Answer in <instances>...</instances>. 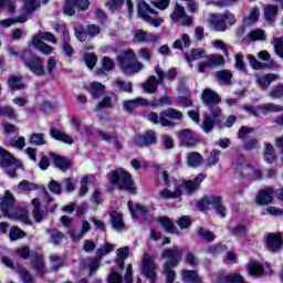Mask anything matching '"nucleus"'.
<instances>
[{"instance_id": "4468645a", "label": "nucleus", "mask_w": 283, "mask_h": 283, "mask_svg": "<svg viewBox=\"0 0 283 283\" xmlns=\"http://www.w3.org/2000/svg\"><path fill=\"white\" fill-rule=\"evenodd\" d=\"M137 12L140 19L146 21V23L154 25V28H159L163 23V18L158 17V12L151 9V7H149L145 1L138 3Z\"/></svg>"}, {"instance_id": "9b49d317", "label": "nucleus", "mask_w": 283, "mask_h": 283, "mask_svg": "<svg viewBox=\"0 0 283 283\" xmlns=\"http://www.w3.org/2000/svg\"><path fill=\"white\" fill-rule=\"evenodd\" d=\"M210 28L216 32H226L229 25L235 23V15L231 11L224 13H216L210 15Z\"/></svg>"}, {"instance_id": "39448f33", "label": "nucleus", "mask_w": 283, "mask_h": 283, "mask_svg": "<svg viewBox=\"0 0 283 283\" xmlns=\"http://www.w3.org/2000/svg\"><path fill=\"white\" fill-rule=\"evenodd\" d=\"M117 61L124 74H138L143 70V63L138 62L134 51H125Z\"/></svg>"}, {"instance_id": "e2e57ef3", "label": "nucleus", "mask_w": 283, "mask_h": 283, "mask_svg": "<svg viewBox=\"0 0 283 283\" xmlns=\"http://www.w3.org/2000/svg\"><path fill=\"white\" fill-rule=\"evenodd\" d=\"M18 189H21L22 191H36V189H39V186L28 180H22L19 184Z\"/></svg>"}, {"instance_id": "f8f14e48", "label": "nucleus", "mask_w": 283, "mask_h": 283, "mask_svg": "<svg viewBox=\"0 0 283 283\" xmlns=\"http://www.w3.org/2000/svg\"><path fill=\"white\" fill-rule=\"evenodd\" d=\"M0 165L10 178H17V169H21V161L3 147H0Z\"/></svg>"}, {"instance_id": "dca6fc26", "label": "nucleus", "mask_w": 283, "mask_h": 283, "mask_svg": "<svg viewBox=\"0 0 283 283\" xmlns=\"http://www.w3.org/2000/svg\"><path fill=\"white\" fill-rule=\"evenodd\" d=\"M244 109L248 112V114H251L252 116H260L262 114L263 116H266V114H277V112H283V106L277 105L275 103H266V104H260L256 107L255 106H244Z\"/></svg>"}, {"instance_id": "4c0bfd02", "label": "nucleus", "mask_w": 283, "mask_h": 283, "mask_svg": "<svg viewBox=\"0 0 283 283\" xmlns=\"http://www.w3.org/2000/svg\"><path fill=\"white\" fill-rule=\"evenodd\" d=\"M181 280L186 283H200V276H198V272L193 270H184L181 272Z\"/></svg>"}, {"instance_id": "603ef678", "label": "nucleus", "mask_w": 283, "mask_h": 283, "mask_svg": "<svg viewBox=\"0 0 283 283\" xmlns=\"http://www.w3.org/2000/svg\"><path fill=\"white\" fill-rule=\"evenodd\" d=\"M220 150L213 149L207 158V166L213 167V165H218L220 163Z\"/></svg>"}, {"instance_id": "79ce46f5", "label": "nucleus", "mask_w": 283, "mask_h": 283, "mask_svg": "<svg viewBox=\"0 0 283 283\" xmlns=\"http://www.w3.org/2000/svg\"><path fill=\"white\" fill-rule=\"evenodd\" d=\"M174 103V98L169 95L161 96L160 98H154L153 101H148L149 107H163L165 105H171Z\"/></svg>"}, {"instance_id": "cd10ccee", "label": "nucleus", "mask_w": 283, "mask_h": 283, "mask_svg": "<svg viewBox=\"0 0 283 283\" xmlns=\"http://www.w3.org/2000/svg\"><path fill=\"white\" fill-rule=\"evenodd\" d=\"M179 140L185 147H196L198 145V138L193 136V132L190 129H184L179 133Z\"/></svg>"}, {"instance_id": "bb28decb", "label": "nucleus", "mask_w": 283, "mask_h": 283, "mask_svg": "<svg viewBox=\"0 0 283 283\" xmlns=\"http://www.w3.org/2000/svg\"><path fill=\"white\" fill-rule=\"evenodd\" d=\"M136 107H149V99L137 97L135 99L125 101L123 104V109L125 112L132 113Z\"/></svg>"}, {"instance_id": "c03bdc74", "label": "nucleus", "mask_w": 283, "mask_h": 283, "mask_svg": "<svg viewBox=\"0 0 283 283\" xmlns=\"http://www.w3.org/2000/svg\"><path fill=\"white\" fill-rule=\"evenodd\" d=\"M220 118H222V116L213 118H211V116H206L201 125V129L205 132V134H209V132H211L216 126V123H219Z\"/></svg>"}, {"instance_id": "473e14b6", "label": "nucleus", "mask_w": 283, "mask_h": 283, "mask_svg": "<svg viewBox=\"0 0 283 283\" xmlns=\"http://www.w3.org/2000/svg\"><path fill=\"white\" fill-rule=\"evenodd\" d=\"M111 224L115 231H125V221H123V213L113 211L109 213Z\"/></svg>"}, {"instance_id": "b1692460", "label": "nucleus", "mask_w": 283, "mask_h": 283, "mask_svg": "<svg viewBox=\"0 0 283 283\" xmlns=\"http://www.w3.org/2000/svg\"><path fill=\"white\" fill-rule=\"evenodd\" d=\"M258 19H260V9L253 8L250 11L249 17L243 19V25H241L237 30V35L238 36H243V34L247 33V25H253V23H255L258 21Z\"/></svg>"}, {"instance_id": "4be33fe9", "label": "nucleus", "mask_w": 283, "mask_h": 283, "mask_svg": "<svg viewBox=\"0 0 283 283\" xmlns=\"http://www.w3.org/2000/svg\"><path fill=\"white\" fill-rule=\"evenodd\" d=\"M128 209L132 213V217L135 219L144 218L147 220V222H151L153 217L149 213V210L145 206L136 205L134 208V203L132 201H128Z\"/></svg>"}, {"instance_id": "7c9ffc66", "label": "nucleus", "mask_w": 283, "mask_h": 283, "mask_svg": "<svg viewBox=\"0 0 283 283\" xmlns=\"http://www.w3.org/2000/svg\"><path fill=\"white\" fill-rule=\"evenodd\" d=\"M273 198H275V190H273L271 187H268L259 192L256 202L258 205H270V202H273Z\"/></svg>"}, {"instance_id": "2f4dec72", "label": "nucleus", "mask_w": 283, "mask_h": 283, "mask_svg": "<svg viewBox=\"0 0 283 283\" xmlns=\"http://www.w3.org/2000/svg\"><path fill=\"white\" fill-rule=\"evenodd\" d=\"M71 123L75 127V132L81 134V136H86V138H90V136L94 134V128L92 126L84 125L81 127V119L76 118L75 116H72Z\"/></svg>"}, {"instance_id": "69168bd1", "label": "nucleus", "mask_w": 283, "mask_h": 283, "mask_svg": "<svg viewBox=\"0 0 283 283\" xmlns=\"http://www.w3.org/2000/svg\"><path fill=\"white\" fill-rule=\"evenodd\" d=\"M41 6L39 0H24V9L28 13L34 12Z\"/></svg>"}, {"instance_id": "412c9836", "label": "nucleus", "mask_w": 283, "mask_h": 283, "mask_svg": "<svg viewBox=\"0 0 283 283\" xmlns=\"http://www.w3.org/2000/svg\"><path fill=\"white\" fill-rule=\"evenodd\" d=\"M171 21H175L179 25H191L193 21L191 20V17L185 12V7H182L180 3H177L175 7V10L170 14Z\"/></svg>"}, {"instance_id": "bf43d9fd", "label": "nucleus", "mask_w": 283, "mask_h": 283, "mask_svg": "<svg viewBox=\"0 0 283 283\" xmlns=\"http://www.w3.org/2000/svg\"><path fill=\"white\" fill-rule=\"evenodd\" d=\"M274 45V52L280 56V59H283V38H274L272 41Z\"/></svg>"}, {"instance_id": "f704fd0d", "label": "nucleus", "mask_w": 283, "mask_h": 283, "mask_svg": "<svg viewBox=\"0 0 283 283\" xmlns=\"http://www.w3.org/2000/svg\"><path fill=\"white\" fill-rule=\"evenodd\" d=\"M30 48H35V50H39L43 54H50L52 52V48L45 42L41 41V38L39 36H34L32 39V42L29 44V50Z\"/></svg>"}, {"instance_id": "864d4df0", "label": "nucleus", "mask_w": 283, "mask_h": 283, "mask_svg": "<svg viewBox=\"0 0 283 283\" xmlns=\"http://www.w3.org/2000/svg\"><path fill=\"white\" fill-rule=\"evenodd\" d=\"M50 238L52 242L55 245H59L61 242H63V239L65 238V234H63L59 229H52L49 231Z\"/></svg>"}, {"instance_id": "de8ad7c7", "label": "nucleus", "mask_w": 283, "mask_h": 283, "mask_svg": "<svg viewBox=\"0 0 283 283\" xmlns=\"http://www.w3.org/2000/svg\"><path fill=\"white\" fill-rule=\"evenodd\" d=\"M248 271L250 275H253L254 277H260V275H264V268L258 262H252L248 266Z\"/></svg>"}, {"instance_id": "aec40b11", "label": "nucleus", "mask_w": 283, "mask_h": 283, "mask_svg": "<svg viewBox=\"0 0 283 283\" xmlns=\"http://www.w3.org/2000/svg\"><path fill=\"white\" fill-rule=\"evenodd\" d=\"M156 269H158L156 262L151 260V256L148 253H144L142 273L145 277L150 280V283L156 282Z\"/></svg>"}, {"instance_id": "9d476101", "label": "nucleus", "mask_w": 283, "mask_h": 283, "mask_svg": "<svg viewBox=\"0 0 283 283\" xmlns=\"http://www.w3.org/2000/svg\"><path fill=\"white\" fill-rule=\"evenodd\" d=\"M197 207L199 211H209L214 209L216 213L220 216V218H227V208L222 205V197L220 196H209L201 199Z\"/></svg>"}, {"instance_id": "2eb2a0df", "label": "nucleus", "mask_w": 283, "mask_h": 283, "mask_svg": "<svg viewBox=\"0 0 283 283\" xmlns=\"http://www.w3.org/2000/svg\"><path fill=\"white\" fill-rule=\"evenodd\" d=\"M21 60L23 65L30 70L36 76H43L45 74V69H43V61L38 56H32L30 51H23L21 54Z\"/></svg>"}, {"instance_id": "8fccbe9b", "label": "nucleus", "mask_w": 283, "mask_h": 283, "mask_svg": "<svg viewBox=\"0 0 283 283\" xmlns=\"http://www.w3.org/2000/svg\"><path fill=\"white\" fill-rule=\"evenodd\" d=\"M28 21V15H22L20 18L14 19H4L0 20V28H10V25H14V23H25Z\"/></svg>"}, {"instance_id": "13d9d810", "label": "nucleus", "mask_w": 283, "mask_h": 283, "mask_svg": "<svg viewBox=\"0 0 283 283\" xmlns=\"http://www.w3.org/2000/svg\"><path fill=\"white\" fill-rule=\"evenodd\" d=\"M98 61V57L94 55V53H86L84 55V63L90 70H94L96 66V63Z\"/></svg>"}, {"instance_id": "3c124183", "label": "nucleus", "mask_w": 283, "mask_h": 283, "mask_svg": "<svg viewBox=\"0 0 283 283\" xmlns=\"http://www.w3.org/2000/svg\"><path fill=\"white\" fill-rule=\"evenodd\" d=\"M191 45V40L189 36H182L181 39L174 42L172 48L175 50H185V48H189Z\"/></svg>"}, {"instance_id": "a878e982", "label": "nucleus", "mask_w": 283, "mask_h": 283, "mask_svg": "<svg viewBox=\"0 0 283 283\" xmlns=\"http://www.w3.org/2000/svg\"><path fill=\"white\" fill-rule=\"evenodd\" d=\"M256 84L263 91H266L268 87H271V83H275L280 78V75L275 73H269L265 75L256 74Z\"/></svg>"}, {"instance_id": "5701e85b", "label": "nucleus", "mask_w": 283, "mask_h": 283, "mask_svg": "<svg viewBox=\"0 0 283 283\" xmlns=\"http://www.w3.org/2000/svg\"><path fill=\"white\" fill-rule=\"evenodd\" d=\"M156 132L147 130L144 135L135 136V145L137 147H149V145H156Z\"/></svg>"}, {"instance_id": "37998d69", "label": "nucleus", "mask_w": 283, "mask_h": 283, "mask_svg": "<svg viewBox=\"0 0 283 283\" xmlns=\"http://www.w3.org/2000/svg\"><path fill=\"white\" fill-rule=\"evenodd\" d=\"M29 143L36 147H43V145H48V139H45L44 133H33L30 135Z\"/></svg>"}, {"instance_id": "ddd939ff", "label": "nucleus", "mask_w": 283, "mask_h": 283, "mask_svg": "<svg viewBox=\"0 0 283 283\" xmlns=\"http://www.w3.org/2000/svg\"><path fill=\"white\" fill-rule=\"evenodd\" d=\"M61 224L65 227L67 230V234L70 238L73 240V242H81L85 238V234L90 233L92 226L90 224V221L83 219L82 220V226H81V231L75 232L74 229H72V219L67 216H62L60 219Z\"/></svg>"}, {"instance_id": "393cba45", "label": "nucleus", "mask_w": 283, "mask_h": 283, "mask_svg": "<svg viewBox=\"0 0 283 283\" xmlns=\"http://www.w3.org/2000/svg\"><path fill=\"white\" fill-rule=\"evenodd\" d=\"M75 36H96L97 34H101V29L96 24H91L85 28L81 25V23H74L73 24Z\"/></svg>"}, {"instance_id": "774afa93", "label": "nucleus", "mask_w": 283, "mask_h": 283, "mask_svg": "<svg viewBox=\"0 0 283 283\" xmlns=\"http://www.w3.org/2000/svg\"><path fill=\"white\" fill-rule=\"evenodd\" d=\"M270 96L272 98H282L283 97V85H276L274 86L271 92H270Z\"/></svg>"}, {"instance_id": "5fc2aeb1", "label": "nucleus", "mask_w": 283, "mask_h": 283, "mask_svg": "<svg viewBox=\"0 0 283 283\" xmlns=\"http://www.w3.org/2000/svg\"><path fill=\"white\" fill-rule=\"evenodd\" d=\"M9 238L12 242H15V240H21V238H25V232L17 227H13L9 231Z\"/></svg>"}, {"instance_id": "f3484780", "label": "nucleus", "mask_w": 283, "mask_h": 283, "mask_svg": "<svg viewBox=\"0 0 283 283\" xmlns=\"http://www.w3.org/2000/svg\"><path fill=\"white\" fill-rule=\"evenodd\" d=\"M237 171L243 178H253L254 180H262V171L253 168L251 165H249L247 161H244V157L240 156L237 159Z\"/></svg>"}, {"instance_id": "1a4fd4ad", "label": "nucleus", "mask_w": 283, "mask_h": 283, "mask_svg": "<svg viewBox=\"0 0 283 283\" xmlns=\"http://www.w3.org/2000/svg\"><path fill=\"white\" fill-rule=\"evenodd\" d=\"M15 255H19V258H22V260H28V258H31L34 271H36L39 275H43V273H45V262L43 261V254L34 251L31 252L30 247L24 245L15 250Z\"/></svg>"}, {"instance_id": "c85d7f7f", "label": "nucleus", "mask_w": 283, "mask_h": 283, "mask_svg": "<svg viewBox=\"0 0 283 283\" xmlns=\"http://www.w3.org/2000/svg\"><path fill=\"white\" fill-rule=\"evenodd\" d=\"M282 235L275 233L268 234L266 247L272 253H277V251L282 250Z\"/></svg>"}, {"instance_id": "f257e3e1", "label": "nucleus", "mask_w": 283, "mask_h": 283, "mask_svg": "<svg viewBox=\"0 0 283 283\" xmlns=\"http://www.w3.org/2000/svg\"><path fill=\"white\" fill-rule=\"evenodd\" d=\"M0 211H2V216L10 218V220H20V222H24V224H32L28 213L20 212L19 208H17L14 196L10 190L4 192V197L0 202Z\"/></svg>"}, {"instance_id": "e433bc0d", "label": "nucleus", "mask_w": 283, "mask_h": 283, "mask_svg": "<svg viewBox=\"0 0 283 283\" xmlns=\"http://www.w3.org/2000/svg\"><path fill=\"white\" fill-rule=\"evenodd\" d=\"M202 163H205V158L202 157V155H200V153L192 151L188 155V158H187L188 167H193V168L200 167Z\"/></svg>"}, {"instance_id": "7ed1b4c3", "label": "nucleus", "mask_w": 283, "mask_h": 283, "mask_svg": "<svg viewBox=\"0 0 283 283\" xmlns=\"http://www.w3.org/2000/svg\"><path fill=\"white\" fill-rule=\"evenodd\" d=\"M147 119L155 125L160 123L161 127H174L176 125L174 120H182V112L176 108H167L159 116L158 113L150 112L147 115Z\"/></svg>"}, {"instance_id": "ea45409f", "label": "nucleus", "mask_w": 283, "mask_h": 283, "mask_svg": "<svg viewBox=\"0 0 283 283\" xmlns=\"http://www.w3.org/2000/svg\"><path fill=\"white\" fill-rule=\"evenodd\" d=\"M116 67V63L111 57L104 56L102 61V67L96 71V74H107V72H112Z\"/></svg>"}, {"instance_id": "4d7b16f0", "label": "nucleus", "mask_w": 283, "mask_h": 283, "mask_svg": "<svg viewBox=\"0 0 283 283\" xmlns=\"http://www.w3.org/2000/svg\"><path fill=\"white\" fill-rule=\"evenodd\" d=\"M210 67H218L220 65H224V56L222 55H210L207 59Z\"/></svg>"}, {"instance_id": "a211bd4d", "label": "nucleus", "mask_w": 283, "mask_h": 283, "mask_svg": "<svg viewBox=\"0 0 283 283\" xmlns=\"http://www.w3.org/2000/svg\"><path fill=\"white\" fill-rule=\"evenodd\" d=\"M155 72L158 78H156V76H150L143 86L145 92L148 94H155V92H158V85H163V83H165V72L160 70L159 65L155 67Z\"/></svg>"}, {"instance_id": "20e7f679", "label": "nucleus", "mask_w": 283, "mask_h": 283, "mask_svg": "<svg viewBox=\"0 0 283 283\" xmlns=\"http://www.w3.org/2000/svg\"><path fill=\"white\" fill-rule=\"evenodd\" d=\"M129 258V247L117 249V258L115 259V265L111 269L107 277L108 283H123V276L120 271L125 269V260Z\"/></svg>"}, {"instance_id": "a18cd8bd", "label": "nucleus", "mask_w": 283, "mask_h": 283, "mask_svg": "<svg viewBox=\"0 0 283 283\" xmlns=\"http://www.w3.org/2000/svg\"><path fill=\"white\" fill-rule=\"evenodd\" d=\"M33 207V217L35 222H41L43 220V211L41 210V200L39 198H34L31 201Z\"/></svg>"}, {"instance_id": "72a5a7b5", "label": "nucleus", "mask_w": 283, "mask_h": 283, "mask_svg": "<svg viewBox=\"0 0 283 283\" xmlns=\"http://www.w3.org/2000/svg\"><path fill=\"white\" fill-rule=\"evenodd\" d=\"M185 59L187 63H190V67H193L192 61H200V59H207V51L203 49H192L190 54H186Z\"/></svg>"}, {"instance_id": "338daca9", "label": "nucleus", "mask_w": 283, "mask_h": 283, "mask_svg": "<svg viewBox=\"0 0 283 283\" xmlns=\"http://www.w3.org/2000/svg\"><path fill=\"white\" fill-rule=\"evenodd\" d=\"M11 147L14 149H23L25 147V137H14L13 139L10 140Z\"/></svg>"}, {"instance_id": "c756f323", "label": "nucleus", "mask_w": 283, "mask_h": 283, "mask_svg": "<svg viewBox=\"0 0 283 283\" xmlns=\"http://www.w3.org/2000/svg\"><path fill=\"white\" fill-rule=\"evenodd\" d=\"M50 136L53 140H59L60 143H65L66 145H74V138L72 136L61 132L56 127L50 129Z\"/></svg>"}, {"instance_id": "0eeeda50", "label": "nucleus", "mask_w": 283, "mask_h": 283, "mask_svg": "<svg viewBox=\"0 0 283 283\" xmlns=\"http://www.w3.org/2000/svg\"><path fill=\"white\" fill-rule=\"evenodd\" d=\"M114 249H116V245H114L113 243H106L104 245H101L96 250L95 259H85L83 261L84 269H88L90 271L88 275H94V273L98 271V268L101 266V262L103 261V258H105V255H109V253H112Z\"/></svg>"}, {"instance_id": "a19ab883", "label": "nucleus", "mask_w": 283, "mask_h": 283, "mask_svg": "<svg viewBox=\"0 0 283 283\" xmlns=\"http://www.w3.org/2000/svg\"><path fill=\"white\" fill-rule=\"evenodd\" d=\"M51 158L53 159V163L57 169H61V171H67L70 169V160L65 157H61L57 155L52 154Z\"/></svg>"}, {"instance_id": "6ab92c4d", "label": "nucleus", "mask_w": 283, "mask_h": 283, "mask_svg": "<svg viewBox=\"0 0 283 283\" xmlns=\"http://www.w3.org/2000/svg\"><path fill=\"white\" fill-rule=\"evenodd\" d=\"M90 8V0H65L64 2V14L67 17H74L76 10L85 11Z\"/></svg>"}, {"instance_id": "680f3d73", "label": "nucleus", "mask_w": 283, "mask_h": 283, "mask_svg": "<svg viewBox=\"0 0 283 283\" xmlns=\"http://www.w3.org/2000/svg\"><path fill=\"white\" fill-rule=\"evenodd\" d=\"M48 189H49V191H51V193H54L55 196H60V193L63 192V188H62L61 184H59V181H56L54 179H52L49 182Z\"/></svg>"}, {"instance_id": "58836bf2", "label": "nucleus", "mask_w": 283, "mask_h": 283, "mask_svg": "<svg viewBox=\"0 0 283 283\" xmlns=\"http://www.w3.org/2000/svg\"><path fill=\"white\" fill-rule=\"evenodd\" d=\"M90 94H92L93 98H101L105 94V85L101 82H93L88 88Z\"/></svg>"}, {"instance_id": "0e129e2a", "label": "nucleus", "mask_w": 283, "mask_h": 283, "mask_svg": "<svg viewBox=\"0 0 283 283\" xmlns=\"http://www.w3.org/2000/svg\"><path fill=\"white\" fill-rule=\"evenodd\" d=\"M0 116H6L7 118H15L17 112L11 106L0 107Z\"/></svg>"}, {"instance_id": "423d86ee", "label": "nucleus", "mask_w": 283, "mask_h": 283, "mask_svg": "<svg viewBox=\"0 0 283 283\" xmlns=\"http://www.w3.org/2000/svg\"><path fill=\"white\" fill-rule=\"evenodd\" d=\"M109 180L113 185H117L118 189H124V191H128V193H136L134 180L132 179L129 172H127L125 169L118 168L113 170Z\"/></svg>"}, {"instance_id": "49530a36", "label": "nucleus", "mask_w": 283, "mask_h": 283, "mask_svg": "<svg viewBox=\"0 0 283 283\" xmlns=\"http://www.w3.org/2000/svg\"><path fill=\"white\" fill-rule=\"evenodd\" d=\"M264 17H265V20L269 23L273 22L275 17H277V6H275V4H268L264 8Z\"/></svg>"}, {"instance_id": "052dcab7", "label": "nucleus", "mask_w": 283, "mask_h": 283, "mask_svg": "<svg viewBox=\"0 0 283 283\" xmlns=\"http://www.w3.org/2000/svg\"><path fill=\"white\" fill-rule=\"evenodd\" d=\"M9 87L12 90V92H15V90H22L23 85H21V76H12L8 81Z\"/></svg>"}, {"instance_id": "c9c22d12", "label": "nucleus", "mask_w": 283, "mask_h": 283, "mask_svg": "<svg viewBox=\"0 0 283 283\" xmlns=\"http://www.w3.org/2000/svg\"><path fill=\"white\" fill-rule=\"evenodd\" d=\"M216 78L220 85H231L233 73L231 70H221L216 73Z\"/></svg>"}, {"instance_id": "09e8293b", "label": "nucleus", "mask_w": 283, "mask_h": 283, "mask_svg": "<svg viewBox=\"0 0 283 283\" xmlns=\"http://www.w3.org/2000/svg\"><path fill=\"white\" fill-rule=\"evenodd\" d=\"M157 222H159V224H161V227H164V229L168 233H176V226H174V222L171 220H169V218L161 217V218L157 219Z\"/></svg>"}, {"instance_id": "f03ea898", "label": "nucleus", "mask_w": 283, "mask_h": 283, "mask_svg": "<svg viewBox=\"0 0 283 283\" xmlns=\"http://www.w3.org/2000/svg\"><path fill=\"white\" fill-rule=\"evenodd\" d=\"M205 178H207V175L199 174L193 180H187V181H184L181 185H177L175 187V191H171L165 188L164 190L160 191V198H163V200H169L171 198H180V196H182V189L186 190L188 196H191V193H193V191H196V189L200 187V182H202Z\"/></svg>"}, {"instance_id": "6e6552de", "label": "nucleus", "mask_w": 283, "mask_h": 283, "mask_svg": "<svg viewBox=\"0 0 283 283\" xmlns=\"http://www.w3.org/2000/svg\"><path fill=\"white\" fill-rule=\"evenodd\" d=\"M201 98L203 105L208 107L212 118H219V116H222V109L219 106L222 98H220V95H218V93H216L211 88H206L202 92Z\"/></svg>"}, {"instance_id": "6e6d98bb", "label": "nucleus", "mask_w": 283, "mask_h": 283, "mask_svg": "<svg viewBox=\"0 0 283 283\" xmlns=\"http://www.w3.org/2000/svg\"><path fill=\"white\" fill-rule=\"evenodd\" d=\"M114 85H117L118 88H119L122 92H127L128 94H132V92H134L132 82H125V81H123V80H116V81L114 82Z\"/></svg>"}]
</instances>
